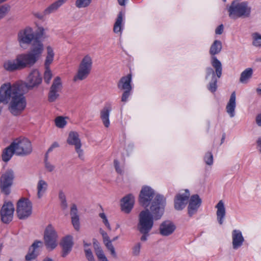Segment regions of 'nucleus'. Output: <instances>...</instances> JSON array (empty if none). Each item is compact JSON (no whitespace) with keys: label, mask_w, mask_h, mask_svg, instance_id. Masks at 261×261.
Segmentation results:
<instances>
[{"label":"nucleus","mask_w":261,"mask_h":261,"mask_svg":"<svg viewBox=\"0 0 261 261\" xmlns=\"http://www.w3.org/2000/svg\"><path fill=\"white\" fill-rule=\"evenodd\" d=\"M42 77L39 71L37 69H33L29 73L26 82L17 84L18 85H23V88L25 87L27 90H29L38 87L42 83Z\"/></svg>","instance_id":"11"},{"label":"nucleus","mask_w":261,"mask_h":261,"mask_svg":"<svg viewBox=\"0 0 261 261\" xmlns=\"http://www.w3.org/2000/svg\"><path fill=\"white\" fill-rule=\"evenodd\" d=\"M10 7L8 4H5L0 6V19L5 16L10 10Z\"/></svg>","instance_id":"40"},{"label":"nucleus","mask_w":261,"mask_h":261,"mask_svg":"<svg viewBox=\"0 0 261 261\" xmlns=\"http://www.w3.org/2000/svg\"><path fill=\"white\" fill-rule=\"evenodd\" d=\"M93 247H94L95 251L101 249L99 245L98 242L95 239H93Z\"/></svg>","instance_id":"59"},{"label":"nucleus","mask_w":261,"mask_h":261,"mask_svg":"<svg viewBox=\"0 0 261 261\" xmlns=\"http://www.w3.org/2000/svg\"><path fill=\"white\" fill-rule=\"evenodd\" d=\"M45 70L44 73V80L45 83L47 84H49L50 80L53 77L52 72L49 69V67L45 68Z\"/></svg>","instance_id":"38"},{"label":"nucleus","mask_w":261,"mask_h":261,"mask_svg":"<svg viewBox=\"0 0 261 261\" xmlns=\"http://www.w3.org/2000/svg\"><path fill=\"white\" fill-rule=\"evenodd\" d=\"M114 167H115V170L116 171V172L120 174H122L123 173V170L120 167V166H119V163L118 162V160H115L114 161Z\"/></svg>","instance_id":"53"},{"label":"nucleus","mask_w":261,"mask_h":261,"mask_svg":"<svg viewBox=\"0 0 261 261\" xmlns=\"http://www.w3.org/2000/svg\"><path fill=\"white\" fill-rule=\"evenodd\" d=\"M67 0H58L50 5L46 9L44 10L45 14H50L55 12L60 7L64 4Z\"/></svg>","instance_id":"30"},{"label":"nucleus","mask_w":261,"mask_h":261,"mask_svg":"<svg viewBox=\"0 0 261 261\" xmlns=\"http://www.w3.org/2000/svg\"><path fill=\"white\" fill-rule=\"evenodd\" d=\"M47 183L43 179H40L37 184V196L40 198L47 189Z\"/></svg>","instance_id":"33"},{"label":"nucleus","mask_w":261,"mask_h":261,"mask_svg":"<svg viewBox=\"0 0 261 261\" xmlns=\"http://www.w3.org/2000/svg\"><path fill=\"white\" fill-rule=\"evenodd\" d=\"M14 178V171L11 169L7 170L0 177L1 192L6 195H8L11 192L10 188L13 184Z\"/></svg>","instance_id":"10"},{"label":"nucleus","mask_w":261,"mask_h":261,"mask_svg":"<svg viewBox=\"0 0 261 261\" xmlns=\"http://www.w3.org/2000/svg\"><path fill=\"white\" fill-rule=\"evenodd\" d=\"M166 199L163 195H157L150 206V210L142 211L139 215L137 224L138 230L150 231L153 226L154 220L160 219L163 215Z\"/></svg>","instance_id":"2"},{"label":"nucleus","mask_w":261,"mask_h":261,"mask_svg":"<svg viewBox=\"0 0 261 261\" xmlns=\"http://www.w3.org/2000/svg\"><path fill=\"white\" fill-rule=\"evenodd\" d=\"M201 202V199L198 195L194 194L191 196L188 207V215L190 217H192L197 213Z\"/></svg>","instance_id":"18"},{"label":"nucleus","mask_w":261,"mask_h":261,"mask_svg":"<svg viewBox=\"0 0 261 261\" xmlns=\"http://www.w3.org/2000/svg\"><path fill=\"white\" fill-rule=\"evenodd\" d=\"M106 247L107 249L109 250H111V248L114 247L113 245L112 244V241L111 240H109L108 241H106V242H104Z\"/></svg>","instance_id":"60"},{"label":"nucleus","mask_w":261,"mask_h":261,"mask_svg":"<svg viewBox=\"0 0 261 261\" xmlns=\"http://www.w3.org/2000/svg\"><path fill=\"white\" fill-rule=\"evenodd\" d=\"M252 44L254 46H261V35L258 33H254L252 34Z\"/></svg>","instance_id":"36"},{"label":"nucleus","mask_w":261,"mask_h":261,"mask_svg":"<svg viewBox=\"0 0 261 261\" xmlns=\"http://www.w3.org/2000/svg\"><path fill=\"white\" fill-rule=\"evenodd\" d=\"M43 49V44L39 43L32 45V48L29 53L17 55V61L21 69L33 66L41 56Z\"/></svg>","instance_id":"3"},{"label":"nucleus","mask_w":261,"mask_h":261,"mask_svg":"<svg viewBox=\"0 0 261 261\" xmlns=\"http://www.w3.org/2000/svg\"><path fill=\"white\" fill-rule=\"evenodd\" d=\"M142 234L140 240L141 241L145 242L147 240V237L149 236V232L150 231L147 230V231L146 230L145 231H141V230H138Z\"/></svg>","instance_id":"52"},{"label":"nucleus","mask_w":261,"mask_h":261,"mask_svg":"<svg viewBox=\"0 0 261 261\" xmlns=\"http://www.w3.org/2000/svg\"><path fill=\"white\" fill-rule=\"evenodd\" d=\"M45 163V167L46 169L49 172H51L54 170L55 167L53 165H51L50 163H49L48 161H44Z\"/></svg>","instance_id":"55"},{"label":"nucleus","mask_w":261,"mask_h":261,"mask_svg":"<svg viewBox=\"0 0 261 261\" xmlns=\"http://www.w3.org/2000/svg\"><path fill=\"white\" fill-rule=\"evenodd\" d=\"M14 144L11 143L9 146L5 148L2 154V159L5 162H8L12 157L13 155L15 154V150Z\"/></svg>","instance_id":"27"},{"label":"nucleus","mask_w":261,"mask_h":261,"mask_svg":"<svg viewBox=\"0 0 261 261\" xmlns=\"http://www.w3.org/2000/svg\"><path fill=\"white\" fill-rule=\"evenodd\" d=\"M62 88V84L61 78L59 76H56L53 81L49 90L59 93Z\"/></svg>","instance_id":"34"},{"label":"nucleus","mask_w":261,"mask_h":261,"mask_svg":"<svg viewBox=\"0 0 261 261\" xmlns=\"http://www.w3.org/2000/svg\"><path fill=\"white\" fill-rule=\"evenodd\" d=\"M190 192L188 190H185V192L183 194H177L174 198V208L177 211L182 210L184 208L188 203Z\"/></svg>","instance_id":"17"},{"label":"nucleus","mask_w":261,"mask_h":261,"mask_svg":"<svg viewBox=\"0 0 261 261\" xmlns=\"http://www.w3.org/2000/svg\"><path fill=\"white\" fill-rule=\"evenodd\" d=\"M14 212V207L11 202H5L1 210V217L2 222L8 224L12 221Z\"/></svg>","instance_id":"14"},{"label":"nucleus","mask_w":261,"mask_h":261,"mask_svg":"<svg viewBox=\"0 0 261 261\" xmlns=\"http://www.w3.org/2000/svg\"><path fill=\"white\" fill-rule=\"evenodd\" d=\"M67 142L70 145H74L79 158L83 160L84 158L83 150L81 149L82 144L78 133L75 132H71L69 134Z\"/></svg>","instance_id":"15"},{"label":"nucleus","mask_w":261,"mask_h":261,"mask_svg":"<svg viewBox=\"0 0 261 261\" xmlns=\"http://www.w3.org/2000/svg\"><path fill=\"white\" fill-rule=\"evenodd\" d=\"M204 160L205 163L208 165H212L213 164V155L211 152H207L205 154Z\"/></svg>","instance_id":"44"},{"label":"nucleus","mask_w":261,"mask_h":261,"mask_svg":"<svg viewBox=\"0 0 261 261\" xmlns=\"http://www.w3.org/2000/svg\"><path fill=\"white\" fill-rule=\"evenodd\" d=\"M47 54L45 61V68L49 67V65L53 62L54 57L53 49L50 46L47 47Z\"/></svg>","instance_id":"35"},{"label":"nucleus","mask_w":261,"mask_h":261,"mask_svg":"<svg viewBox=\"0 0 261 261\" xmlns=\"http://www.w3.org/2000/svg\"><path fill=\"white\" fill-rule=\"evenodd\" d=\"M1 87L4 90L3 100L5 101V104L9 103L8 110L10 112L15 116L20 115L27 106L23 85H11L8 83L3 84Z\"/></svg>","instance_id":"1"},{"label":"nucleus","mask_w":261,"mask_h":261,"mask_svg":"<svg viewBox=\"0 0 261 261\" xmlns=\"http://www.w3.org/2000/svg\"><path fill=\"white\" fill-rule=\"evenodd\" d=\"M222 48V42L220 40H216L214 41L210 47V54L215 57V55L219 54Z\"/></svg>","instance_id":"29"},{"label":"nucleus","mask_w":261,"mask_h":261,"mask_svg":"<svg viewBox=\"0 0 261 261\" xmlns=\"http://www.w3.org/2000/svg\"><path fill=\"white\" fill-rule=\"evenodd\" d=\"M35 41H34L33 45L39 44V43L42 44L39 40L48 37V36L46 35L45 30L42 27L38 28L37 32L35 33Z\"/></svg>","instance_id":"31"},{"label":"nucleus","mask_w":261,"mask_h":261,"mask_svg":"<svg viewBox=\"0 0 261 261\" xmlns=\"http://www.w3.org/2000/svg\"><path fill=\"white\" fill-rule=\"evenodd\" d=\"M154 190L148 186L143 187L139 194V203L144 207H147L154 199L155 196Z\"/></svg>","instance_id":"12"},{"label":"nucleus","mask_w":261,"mask_h":261,"mask_svg":"<svg viewBox=\"0 0 261 261\" xmlns=\"http://www.w3.org/2000/svg\"><path fill=\"white\" fill-rule=\"evenodd\" d=\"M132 90H124L121 97V101L123 102H126L127 100V98L130 95V91Z\"/></svg>","instance_id":"51"},{"label":"nucleus","mask_w":261,"mask_h":261,"mask_svg":"<svg viewBox=\"0 0 261 261\" xmlns=\"http://www.w3.org/2000/svg\"><path fill=\"white\" fill-rule=\"evenodd\" d=\"M217 79L216 78L212 79L211 82L209 83L207 88L212 92H215L217 88Z\"/></svg>","instance_id":"43"},{"label":"nucleus","mask_w":261,"mask_h":261,"mask_svg":"<svg viewBox=\"0 0 261 261\" xmlns=\"http://www.w3.org/2000/svg\"><path fill=\"white\" fill-rule=\"evenodd\" d=\"M99 217L102 219L103 223L105 224L106 226L109 229L111 230V228L110 225L108 222L107 217L105 213H102L99 214Z\"/></svg>","instance_id":"47"},{"label":"nucleus","mask_w":261,"mask_h":261,"mask_svg":"<svg viewBox=\"0 0 261 261\" xmlns=\"http://www.w3.org/2000/svg\"><path fill=\"white\" fill-rule=\"evenodd\" d=\"M217 208L216 215L218 223L222 225L223 223L224 220L226 215V208L225 207L223 201L221 200L215 206Z\"/></svg>","instance_id":"22"},{"label":"nucleus","mask_w":261,"mask_h":261,"mask_svg":"<svg viewBox=\"0 0 261 261\" xmlns=\"http://www.w3.org/2000/svg\"><path fill=\"white\" fill-rule=\"evenodd\" d=\"M211 64L213 67L215 69L214 71L213 68L211 67H207L206 69V79H207L208 76L212 75V78H220L221 76L222 72V65L221 62L216 57H212L211 59Z\"/></svg>","instance_id":"13"},{"label":"nucleus","mask_w":261,"mask_h":261,"mask_svg":"<svg viewBox=\"0 0 261 261\" xmlns=\"http://www.w3.org/2000/svg\"><path fill=\"white\" fill-rule=\"evenodd\" d=\"M70 215L71 218L79 216L77 215V209L75 204L73 203L71 207Z\"/></svg>","instance_id":"50"},{"label":"nucleus","mask_w":261,"mask_h":261,"mask_svg":"<svg viewBox=\"0 0 261 261\" xmlns=\"http://www.w3.org/2000/svg\"><path fill=\"white\" fill-rule=\"evenodd\" d=\"M124 13L122 12H119L116 21L114 25L113 31L115 33H120L121 34L122 30V21Z\"/></svg>","instance_id":"28"},{"label":"nucleus","mask_w":261,"mask_h":261,"mask_svg":"<svg viewBox=\"0 0 261 261\" xmlns=\"http://www.w3.org/2000/svg\"><path fill=\"white\" fill-rule=\"evenodd\" d=\"M84 251L86 257L89 261H95L94 256L90 249L85 248Z\"/></svg>","instance_id":"45"},{"label":"nucleus","mask_w":261,"mask_h":261,"mask_svg":"<svg viewBox=\"0 0 261 261\" xmlns=\"http://www.w3.org/2000/svg\"><path fill=\"white\" fill-rule=\"evenodd\" d=\"M35 33L33 29L30 27L20 30L17 34L19 44L23 49H25L33 41H35Z\"/></svg>","instance_id":"7"},{"label":"nucleus","mask_w":261,"mask_h":261,"mask_svg":"<svg viewBox=\"0 0 261 261\" xmlns=\"http://www.w3.org/2000/svg\"><path fill=\"white\" fill-rule=\"evenodd\" d=\"M57 232L51 225H48L44 232V241L46 248L51 251L58 245Z\"/></svg>","instance_id":"8"},{"label":"nucleus","mask_w":261,"mask_h":261,"mask_svg":"<svg viewBox=\"0 0 261 261\" xmlns=\"http://www.w3.org/2000/svg\"><path fill=\"white\" fill-rule=\"evenodd\" d=\"M59 93L49 90L48 94V100L50 102L55 101L59 97Z\"/></svg>","instance_id":"41"},{"label":"nucleus","mask_w":261,"mask_h":261,"mask_svg":"<svg viewBox=\"0 0 261 261\" xmlns=\"http://www.w3.org/2000/svg\"><path fill=\"white\" fill-rule=\"evenodd\" d=\"M4 69L9 72H13L16 70H21L20 65L17 61V58L16 57L15 59L8 60L4 63Z\"/></svg>","instance_id":"24"},{"label":"nucleus","mask_w":261,"mask_h":261,"mask_svg":"<svg viewBox=\"0 0 261 261\" xmlns=\"http://www.w3.org/2000/svg\"><path fill=\"white\" fill-rule=\"evenodd\" d=\"M59 147V144L55 142L53 143V144L51 145V146L48 148L47 150V152H50L52 151L54 148Z\"/></svg>","instance_id":"61"},{"label":"nucleus","mask_w":261,"mask_h":261,"mask_svg":"<svg viewBox=\"0 0 261 261\" xmlns=\"http://www.w3.org/2000/svg\"><path fill=\"white\" fill-rule=\"evenodd\" d=\"M100 233L102 236L103 242L110 240L108 234L104 230L100 229Z\"/></svg>","instance_id":"56"},{"label":"nucleus","mask_w":261,"mask_h":261,"mask_svg":"<svg viewBox=\"0 0 261 261\" xmlns=\"http://www.w3.org/2000/svg\"><path fill=\"white\" fill-rule=\"evenodd\" d=\"M176 229V226L171 221H163L160 225L159 231L162 236H169L172 234Z\"/></svg>","instance_id":"19"},{"label":"nucleus","mask_w":261,"mask_h":261,"mask_svg":"<svg viewBox=\"0 0 261 261\" xmlns=\"http://www.w3.org/2000/svg\"><path fill=\"white\" fill-rule=\"evenodd\" d=\"M121 202L122 210L125 213H129L134 206L135 197L132 194H129L124 196Z\"/></svg>","instance_id":"20"},{"label":"nucleus","mask_w":261,"mask_h":261,"mask_svg":"<svg viewBox=\"0 0 261 261\" xmlns=\"http://www.w3.org/2000/svg\"><path fill=\"white\" fill-rule=\"evenodd\" d=\"M38 254L36 250H33L29 248V252L25 255V260L27 261H31L35 259L38 256Z\"/></svg>","instance_id":"39"},{"label":"nucleus","mask_w":261,"mask_h":261,"mask_svg":"<svg viewBox=\"0 0 261 261\" xmlns=\"http://www.w3.org/2000/svg\"><path fill=\"white\" fill-rule=\"evenodd\" d=\"M32 212V203L28 199L22 198L17 203L16 213L19 219H25L31 216Z\"/></svg>","instance_id":"9"},{"label":"nucleus","mask_w":261,"mask_h":261,"mask_svg":"<svg viewBox=\"0 0 261 261\" xmlns=\"http://www.w3.org/2000/svg\"><path fill=\"white\" fill-rule=\"evenodd\" d=\"M95 252L99 261H101L102 260H105L107 259V257H106L101 249L98 250H96V251H95Z\"/></svg>","instance_id":"49"},{"label":"nucleus","mask_w":261,"mask_h":261,"mask_svg":"<svg viewBox=\"0 0 261 261\" xmlns=\"http://www.w3.org/2000/svg\"><path fill=\"white\" fill-rule=\"evenodd\" d=\"M232 240L233 249H238L242 246L244 239L240 230L234 229L232 231Z\"/></svg>","instance_id":"21"},{"label":"nucleus","mask_w":261,"mask_h":261,"mask_svg":"<svg viewBox=\"0 0 261 261\" xmlns=\"http://www.w3.org/2000/svg\"><path fill=\"white\" fill-rule=\"evenodd\" d=\"M253 70L252 68H248L244 70L241 74L240 82L242 84H247L249 80L252 77Z\"/></svg>","instance_id":"32"},{"label":"nucleus","mask_w":261,"mask_h":261,"mask_svg":"<svg viewBox=\"0 0 261 261\" xmlns=\"http://www.w3.org/2000/svg\"><path fill=\"white\" fill-rule=\"evenodd\" d=\"M91 1L92 0H76L75 5L78 8H85L90 4Z\"/></svg>","instance_id":"37"},{"label":"nucleus","mask_w":261,"mask_h":261,"mask_svg":"<svg viewBox=\"0 0 261 261\" xmlns=\"http://www.w3.org/2000/svg\"><path fill=\"white\" fill-rule=\"evenodd\" d=\"M111 111L110 106H105L100 111V118L105 127H108L110 125L109 116Z\"/></svg>","instance_id":"26"},{"label":"nucleus","mask_w":261,"mask_h":261,"mask_svg":"<svg viewBox=\"0 0 261 261\" xmlns=\"http://www.w3.org/2000/svg\"><path fill=\"white\" fill-rule=\"evenodd\" d=\"M56 125L59 128H63L66 124V121L62 116L57 117L55 119Z\"/></svg>","instance_id":"42"},{"label":"nucleus","mask_w":261,"mask_h":261,"mask_svg":"<svg viewBox=\"0 0 261 261\" xmlns=\"http://www.w3.org/2000/svg\"><path fill=\"white\" fill-rule=\"evenodd\" d=\"M256 122L258 126H261V114L256 116Z\"/></svg>","instance_id":"63"},{"label":"nucleus","mask_w":261,"mask_h":261,"mask_svg":"<svg viewBox=\"0 0 261 261\" xmlns=\"http://www.w3.org/2000/svg\"><path fill=\"white\" fill-rule=\"evenodd\" d=\"M15 150V154L19 156H26L33 150L31 141L27 138H18L12 143Z\"/></svg>","instance_id":"6"},{"label":"nucleus","mask_w":261,"mask_h":261,"mask_svg":"<svg viewBox=\"0 0 261 261\" xmlns=\"http://www.w3.org/2000/svg\"><path fill=\"white\" fill-rule=\"evenodd\" d=\"M236 96L235 92H233L230 95L228 102L227 104L226 109L227 113L230 117H233L235 115V108L236 107Z\"/></svg>","instance_id":"25"},{"label":"nucleus","mask_w":261,"mask_h":261,"mask_svg":"<svg viewBox=\"0 0 261 261\" xmlns=\"http://www.w3.org/2000/svg\"><path fill=\"white\" fill-rule=\"evenodd\" d=\"M141 247V244L140 243H137L133 248V253L134 255L137 256L139 254L140 249Z\"/></svg>","instance_id":"48"},{"label":"nucleus","mask_w":261,"mask_h":261,"mask_svg":"<svg viewBox=\"0 0 261 261\" xmlns=\"http://www.w3.org/2000/svg\"><path fill=\"white\" fill-rule=\"evenodd\" d=\"M71 222L74 229L79 230L80 229L79 217L71 218Z\"/></svg>","instance_id":"46"},{"label":"nucleus","mask_w":261,"mask_h":261,"mask_svg":"<svg viewBox=\"0 0 261 261\" xmlns=\"http://www.w3.org/2000/svg\"><path fill=\"white\" fill-rule=\"evenodd\" d=\"M224 27L222 24L219 25L215 30V33L217 35H221L223 33Z\"/></svg>","instance_id":"57"},{"label":"nucleus","mask_w":261,"mask_h":261,"mask_svg":"<svg viewBox=\"0 0 261 261\" xmlns=\"http://www.w3.org/2000/svg\"><path fill=\"white\" fill-rule=\"evenodd\" d=\"M229 16L232 19L240 17L247 18L250 16L251 7L246 2H239L233 1L228 9Z\"/></svg>","instance_id":"4"},{"label":"nucleus","mask_w":261,"mask_h":261,"mask_svg":"<svg viewBox=\"0 0 261 261\" xmlns=\"http://www.w3.org/2000/svg\"><path fill=\"white\" fill-rule=\"evenodd\" d=\"M59 198L61 202L66 200L65 195L62 191L59 192Z\"/></svg>","instance_id":"62"},{"label":"nucleus","mask_w":261,"mask_h":261,"mask_svg":"<svg viewBox=\"0 0 261 261\" xmlns=\"http://www.w3.org/2000/svg\"><path fill=\"white\" fill-rule=\"evenodd\" d=\"M131 82L132 74L130 73L122 77L117 84L118 89L121 90H132Z\"/></svg>","instance_id":"23"},{"label":"nucleus","mask_w":261,"mask_h":261,"mask_svg":"<svg viewBox=\"0 0 261 261\" xmlns=\"http://www.w3.org/2000/svg\"><path fill=\"white\" fill-rule=\"evenodd\" d=\"M74 245L73 237L71 235H67L63 237L60 243V245L62 248L61 256L65 257L71 251Z\"/></svg>","instance_id":"16"},{"label":"nucleus","mask_w":261,"mask_h":261,"mask_svg":"<svg viewBox=\"0 0 261 261\" xmlns=\"http://www.w3.org/2000/svg\"><path fill=\"white\" fill-rule=\"evenodd\" d=\"M42 242L39 241H35L31 246L30 247V249H31L33 250H36V249L39 247L40 245H42Z\"/></svg>","instance_id":"54"},{"label":"nucleus","mask_w":261,"mask_h":261,"mask_svg":"<svg viewBox=\"0 0 261 261\" xmlns=\"http://www.w3.org/2000/svg\"><path fill=\"white\" fill-rule=\"evenodd\" d=\"M61 206L63 210H66L67 207V203L66 200L61 202Z\"/></svg>","instance_id":"64"},{"label":"nucleus","mask_w":261,"mask_h":261,"mask_svg":"<svg viewBox=\"0 0 261 261\" xmlns=\"http://www.w3.org/2000/svg\"><path fill=\"white\" fill-rule=\"evenodd\" d=\"M92 66V58L89 55H86L80 64L77 72L73 79L74 81H82L86 79L90 73Z\"/></svg>","instance_id":"5"},{"label":"nucleus","mask_w":261,"mask_h":261,"mask_svg":"<svg viewBox=\"0 0 261 261\" xmlns=\"http://www.w3.org/2000/svg\"><path fill=\"white\" fill-rule=\"evenodd\" d=\"M34 16L40 19H42L45 16L48 15V14H45L44 11L42 13L36 12L34 13Z\"/></svg>","instance_id":"58"}]
</instances>
